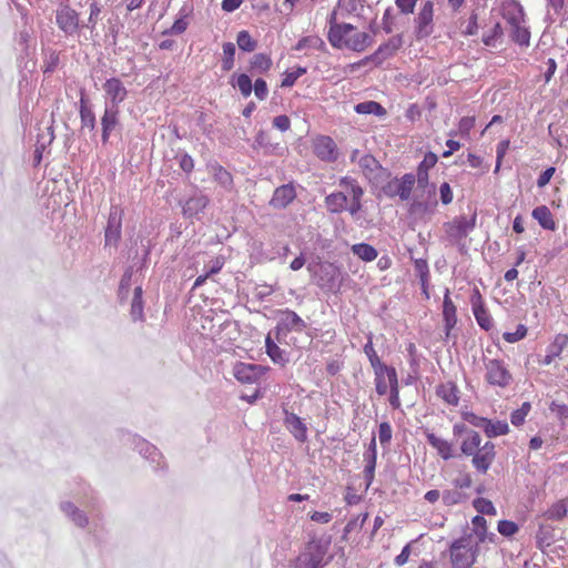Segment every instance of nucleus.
<instances>
[{"label": "nucleus", "mask_w": 568, "mask_h": 568, "mask_svg": "<svg viewBox=\"0 0 568 568\" xmlns=\"http://www.w3.org/2000/svg\"><path fill=\"white\" fill-rule=\"evenodd\" d=\"M274 364L284 366L288 362L287 354L278 345L266 352Z\"/></svg>", "instance_id": "57"}, {"label": "nucleus", "mask_w": 568, "mask_h": 568, "mask_svg": "<svg viewBox=\"0 0 568 568\" xmlns=\"http://www.w3.org/2000/svg\"><path fill=\"white\" fill-rule=\"evenodd\" d=\"M314 153L315 155L324 162L333 163L337 161L339 152L335 141L327 136L321 135L314 140Z\"/></svg>", "instance_id": "16"}, {"label": "nucleus", "mask_w": 568, "mask_h": 568, "mask_svg": "<svg viewBox=\"0 0 568 568\" xmlns=\"http://www.w3.org/2000/svg\"><path fill=\"white\" fill-rule=\"evenodd\" d=\"M471 464L480 474H486L496 458L495 444L486 442L471 455Z\"/></svg>", "instance_id": "15"}, {"label": "nucleus", "mask_w": 568, "mask_h": 568, "mask_svg": "<svg viewBox=\"0 0 568 568\" xmlns=\"http://www.w3.org/2000/svg\"><path fill=\"white\" fill-rule=\"evenodd\" d=\"M477 214L473 213L470 217L465 215L457 216L450 222L444 224L447 239L455 245H460L462 241L468 236L476 226Z\"/></svg>", "instance_id": "5"}, {"label": "nucleus", "mask_w": 568, "mask_h": 568, "mask_svg": "<svg viewBox=\"0 0 568 568\" xmlns=\"http://www.w3.org/2000/svg\"><path fill=\"white\" fill-rule=\"evenodd\" d=\"M415 183V174L406 173L400 179L394 178L388 181L383 185L382 191L388 197L398 196L400 201H407L410 199Z\"/></svg>", "instance_id": "7"}, {"label": "nucleus", "mask_w": 568, "mask_h": 568, "mask_svg": "<svg viewBox=\"0 0 568 568\" xmlns=\"http://www.w3.org/2000/svg\"><path fill=\"white\" fill-rule=\"evenodd\" d=\"M272 64L273 62L270 55L265 53H256L250 60V71L253 74H263L271 69Z\"/></svg>", "instance_id": "36"}, {"label": "nucleus", "mask_w": 568, "mask_h": 568, "mask_svg": "<svg viewBox=\"0 0 568 568\" xmlns=\"http://www.w3.org/2000/svg\"><path fill=\"white\" fill-rule=\"evenodd\" d=\"M504 32L499 21H496L493 28L484 32L481 41L486 47H496V43L499 39H501Z\"/></svg>", "instance_id": "44"}, {"label": "nucleus", "mask_w": 568, "mask_h": 568, "mask_svg": "<svg viewBox=\"0 0 568 568\" xmlns=\"http://www.w3.org/2000/svg\"><path fill=\"white\" fill-rule=\"evenodd\" d=\"M103 90L106 98L104 106L119 108L128 97V90L119 78L106 79Z\"/></svg>", "instance_id": "12"}, {"label": "nucleus", "mask_w": 568, "mask_h": 568, "mask_svg": "<svg viewBox=\"0 0 568 568\" xmlns=\"http://www.w3.org/2000/svg\"><path fill=\"white\" fill-rule=\"evenodd\" d=\"M478 550L471 535L454 540L449 547L452 568H470L476 562Z\"/></svg>", "instance_id": "2"}, {"label": "nucleus", "mask_w": 568, "mask_h": 568, "mask_svg": "<svg viewBox=\"0 0 568 568\" xmlns=\"http://www.w3.org/2000/svg\"><path fill=\"white\" fill-rule=\"evenodd\" d=\"M253 89H254L255 97L260 101H263L267 98V94H268L267 84H266L265 80H263L262 78H258L255 80Z\"/></svg>", "instance_id": "64"}, {"label": "nucleus", "mask_w": 568, "mask_h": 568, "mask_svg": "<svg viewBox=\"0 0 568 568\" xmlns=\"http://www.w3.org/2000/svg\"><path fill=\"white\" fill-rule=\"evenodd\" d=\"M307 72V69L305 67H297L293 71H285L284 78L282 80L281 87L282 88H290L293 87L296 80L304 75Z\"/></svg>", "instance_id": "54"}, {"label": "nucleus", "mask_w": 568, "mask_h": 568, "mask_svg": "<svg viewBox=\"0 0 568 568\" xmlns=\"http://www.w3.org/2000/svg\"><path fill=\"white\" fill-rule=\"evenodd\" d=\"M326 548L318 542H313L307 550L298 557V568H320L327 564L325 561Z\"/></svg>", "instance_id": "14"}, {"label": "nucleus", "mask_w": 568, "mask_h": 568, "mask_svg": "<svg viewBox=\"0 0 568 568\" xmlns=\"http://www.w3.org/2000/svg\"><path fill=\"white\" fill-rule=\"evenodd\" d=\"M485 381L490 386L506 388L513 383V375L500 359L485 362Z\"/></svg>", "instance_id": "6"}, {"label": "nucleus", "mask_w": 568, "mask_h": 568, "mask_svg": "<svg viewBox=\"0 0 568 568\" xmlns=\"http://www.w3.org/2000/svg\"><path fill=\"white\" fill-rule=\"evenodd\" d=\"M236 43L244 52H253L257 48L256 40H254L246 30H242L237 33Z\"/></svg>", "instance_id": "46"}, {"label": "nucleus", "mask_w": 568, "mask_h": 568, "mask_svg": "<svg viewBox=\"0 0 568 568\" xmlns=\"http://www.w3.org/2000/svg\"><path fill=\"white\" fill-rule=\"evenodd\" d=\"M426 199H414L410 211L418 214H434L437 207L436 187H428Z\"/></svg>", "instance_id": "23"}, {"label": "nucleus", "mask_w": 568, "mask_h": 568, "mask_svg": "<svg viewBox=\"0 0 568 568\" xmlns=\"http://www.w3.org/2000/svg\"><path fill=\"white\" fill-rule=\"evenodd\" d=\"M415 36L418 40L429 37L434 31V2L427 0L420 7L415 20Z\"/></svg>", "instance_id": "9"}, {"label": "nucleus", "mask_w": 568, "mask_h": 568, "mask_svg": "<svg viewBox=\"0 0 568 568\" xmlns=\"http://www.w3.org/2000/svg\"><path fill=\"white\" fill-rule=\"evenodd\" d=\"M336 12L333 11L329 17L328 41L337 49L347 48L353 51L362 52L373 42V37L366 32H355V28L349 23H333Z\"/></svg>", "instance_id": "1"}, {"label": "nucleus", "mask_w": 568, "mask_h": 568, "mask_svg": "<svg viewBox=\"0 0 568 568\" xmlns=\"http://www.w3.org/2000/svg\"><path fill=\"white\" fill-rule=\"evenodd\" d=\"M296 197V191L293 183L283 184L275 189L270 205L274 209H285Z\"/></svg>", "instance_id": "20"}, {"label": "nucleus", "mask_w": 568, "mask_h": 568, "mask_svg": "<svg viewBox=\"0 0 568 568\" xmlns=\"http://www.w3.org/2000/svg\"><path fill=\"white\" fill-rule=\"evenodd\" d=\"M547 13L546 20L550 23L555 22L557 18L568 14V1L566 0H546Z\"/></svg>", "instance_id": "32"}, {"label": "nucleus", "mask_w": 568, "mask_h": 568, "mask_svg": "<svg viewBox=\"0 0 568 568\" xmlns=\"http://www.w3.org/2000/svg\"><path fill=\"white\" fill-rule=\"evenodd\" d=\"M484 432L487 437L493 438L500 435H506L509 432V426L505 420L493 422L488 419Z\"/></svg>", "instance_id": "43"}, {"label": "nucleus", "mask_w": 568, "mask_h": 568, "mask_svg": "<svg viewBox=\"0 0 568 568\" xmlns=\"http://www.w3.org/2000/svg\"><path fill=\"white\" fill-rule=\"evenodd\" d=\"M567 513L568 508L565 503L558 501L549 508L547 514L549 519L560 520L567 515Z\"/></svg>", "instance_id": "60"}, {"label": "nucleus", "mask_w": 568, "mask_h": 568, "mask_svg": "<svg viewBox=\"0 0 568 568\" xmlns=\"http://www.w3.org/2000/svg\"><path fill=\"white\" fill-rule=\"evenodd\" d=\"M55 23L65 36H73L80 29L79 13L69 4H60L55 11Z\"/></svg>", "instance_id": "10"}, {"label": "nucleus", "mask_w": 568, "mask_h": 568, "mask_svg": "<svg viewBox=\"0 0 568 568\" xmlns=\"http://www.w3.org/2000/svg\"><path fill=\"white\" fill-rule=\"evenodd\" d=\"M367 518H368V514H367V513H365V514H362V515L357 516V517H356V518H354V519H351V520L346 524V526H345V528H344V536H346V535L351 534L352 531H354V530H355V529H357V528H359V529H361V528L364 526V524H365V521L367 520Z\"/></svg>", "instance_id": "63"}, {"label": "nucleus", "mask_w": 568, "mask_h": 568, "mask_svg": "<svg viewBox=\"0 0 568 568\" xmlns=\"http://www.w3.org/2000/svg\"><path fill=\"white\" fill-rule=\"evenodd\" d=\"M133 442L135 445V449L139 452L140 455H142L145 459H150L151 463H154L158 466L160 465L162 456L154 445L135 436L133 437Z\"/></svg>", "instance_id": "30"}, {"label": "nucleus", "mask_w": 568, "mask_h": 568, "mask_svg": "<svg viewBox=\"0 0 568 568\" xmlns=\"http://www.w3.org/2000/svg\"><path fill=\"white\" fill-rule=\"evenodd\" d=\"M444 505L454 506L460 504L467 499V496L458 489L444 490L442 495Z\"/></svg>", "instance_id": "51"}, {"label": "nucleus", "mask_w": 568, "mask_h": 568, "mask_svg": "<svg viewBox=\"0 0 568 568\" xmlns=\"http://www.w3.org/2000/svg\"><path fill=\"white\" fill-rule=\"evenodd\" d=\"M235 44L233 42H225L223 44V59H222V70L230 71L234 67V55H235Z\"/></svg>", "instance_id": "48"}, {"label": "nucleus", "mask_w": 568, "mask_h": 568, "mask_svg": "<svg viewBox=\"0 0 568 568\" xmlns=\"http://www.w3.org/2000/svg\"><path fill=\"white\" fill-rule=\"evenodd\" d=\"M414 268L416 274L419 276L420 284L425 294H427V285L429 278V270L427 261L424 258H417L414 262Z\"/></svg>", "instance_id": "45"}, {"label": "nucleus", "mask_w": 568, "mask_h": 568, "mask_svg": "<svg viewBox=\"0 0 568 568\" xmlns=\"http://www.w3.org/2000/svg\"><path fill=\"white\" fill-rule=\"evenodd\" d=\"M314 272L316 285L325 293L337 294L341 291L343 275L337 265L325 262L318 264Z\"/></svg>", "instance_id": "3"}, {"label": "nucleus", "mask_w": 568, "mask_h": 568, "mask_svg": "<svg viewBox=\"0 0 568 568\" xmlns=\"http://www.w3.org/2000/svg\"><path fill=\"white\" fill-rule=\"evenodd\" d=\"M473 506L479 514L489 515V516H496V514H497L496 508L493 505V503L489 499H486L483 497H478V498L474 499Z\"/></svg>", "instance_id": "53"}, {"label": "nucleus", "mask_w": 568, "mask_h": 568, "mask_svg": "<svg viewBox=\"0 0 568 568\" xmlns=\"http://www.w3.org/2000/svg\"><path fill=\"white\" fill-rule=\"evenodd\" d=\"M80 122H81V131L88 130L89 132H95L97 129V119L95 113L92 106L89 104V101L83 92L81 91L80 98Z\"/></svg>", "instance_id": "22"}, {"label": "nucleus", "mask_w": 568, "mask_h": 568, "mask_svg": "<svg viewBox=\"0 0 568 568\" xmlns=\"http://www.w3.org/2000/svg\"><path fill=\"white\" fill-rule=\"evenodd\" d=\"M510 38L520 47H528L530 42V32L524 23L516 24L510 27Z\"/></svg>", "instance_id": "40"}, {"label": "nucleus", "mask_w": 568, "mask_h": 568, "mask_svg": "<svg viewBox=\"0 0 568 568\" xmlns=\"http://www.w3.org/2000/svg\"><path fill=\"white\" fill-rule=\"evenodd\" d=\"M338 185L346 190L348 194V203L346 204V211L355 217L362 210V197L364 190L359 183L352 176H343L338 180Z\"/></svg>", "instance_id": "8"}, {"label": "nucleus", "mask_w": 568, "mask_h": 568, "mask_svg": "<svg viewBox=\"0 0 568 568\" xmlns=\"http://www.w3.org/2000/svg\"><path fill=\"white\" fill-rule=\"evenodd\" d=\"M503 18L509 27L521 24L525 22V13L523 7L516 1H506L501 8Z\"/></svg>", "instance_id": "26"}, {"label": "nucleus", "mask_w": 568, "mask_h": 568, "mask_svg": "<svg viewBox=\"0 0 568 568\" xmlns=\"http://www.w3.org/2000/svg\"><path fill=\"white\" fill-rule=\"evenodd\" d=\"M376 460L373 458H364L365 467H364V479L366 481V489L373 484L376 468Z\"/></svg>", "instance_id": "56"}, {"label": "nucleus", "mask_w": 568, "mask_h": 568, "mask_svg": "<svg viewBox=\"0 0 568 568\" xmlns=\"http://www.w3.org/2000/svg\"><path fill=\"white\" fill-rule=\"evenodd\" d=\"M443 318L445 325V336L447 338L450 335V331L455 327L457 323L456 306L454 305L449 296L448 288L445 292L443 301Z\"/></svg>", "instance_id": "27"}, {"label": "nucleus", "mask_w": 568, "mask_h": 568, "mask_svg": "<svg viewBox=\"0 0 568 568\" xmlns=\"http://www.w3.org/2000/svg\"><path fill=\"white\" fill-rule=\"evenodd\" d=\"M354 110L358 114H374L377 116H384L386 114L385 108L376 101H364L357 103Z\"/></svg>", "instance_id": "39"}, {"label": "nucleus", "mask_w": 568, "mask_h": 568, "mask_svg": "<svg viewBox=\"0 0 568 568\" xmlns=\"http://www.w3.org/2000/svg\"><path fill=\"white\" fill-rule=\"evenodd\" d=\"M214 180L225 190H231L233 185L232 174L221 165L212 166Z\"/></svg>", "instance_id": "42"}, {"label": "nucleus", "mask_w": 568, "mask_h": 568, "mask_svg": "<svg viewBox=\"0 0 568 568\" xmlns=\"http://www.w3.org/2000/svg\"><path fill=\"white\" fill-rule=\"evenodd\" d=\"M354 255L364 262H372L378 256L377 250L367 243H357L351 247Z\"/></svg>", "instance_id": "38"}, {"label": "nucleus", "mask_w": 568, "mask_h": 568, "mask_svg": "<svg viewBox=\"0 0 568 568\" xmlns=\"http://www.w3.org/2000/svg\"><path fill=\"white\" fill-rule=\"evenodd\" d=\"M61 510L79 527L88 525V518L83 511L70 501L61 503Z\"/></svg>", "instance_id": "35"}, {"label": "nucleus", "mask_w": 568, "mask_h": 568, "mask_svg": "<svg viewBox=\"0 0 568 568\" xmlns=\"http://www.w3.org/2000/svg\"><path fill=\"white\" fill-rule=\"evenodd\" d=\"M568 345V335L567 334H557L554 341L547 346L546 356L540 361L542 365H549L552 361L560 356L562 351Z\"/></svg>", "instance_id": "28"}, {"label": "nucleus", "mask_w": 568, "mask_h": 568, "mask_svg": "<svg viewBox=\"0 0 568 568\" xmlns=\"http://www.w3.org/2000/svg\"><path fill=\"white\" fill-rule=\"evenodd\" d=\"M481 445V436L475 430H467V436L462 442L460 450L466 456H471Z\"/></svg>", "instance_id": "37"}, {"label": "nucleus", "mask_w": 568, "mask_h": 568, "mask_svg": "<svg viewBox=\"0 0 568 568\" xmlns=\"http://www.w3.org/2000/svg\"><path fill=\"white\" fill-rule=\"evenodd\" d=\"M122 211L119 206H111L104 232L105 246H116L121 239Z\"/></svg>", "instance_id": "13"}, {"label": "nucleus", "mask_w": 568, "mask_h": 568, "mask_svg": "<svg viewBox=\"0 0 568 568\" xmlns=\"http://www.w3.org/2000/svg\"><path fill=\"white\" fill-rule=\"evenodd\" d=\"M473 526H474V532L478 536L479 538V541H484L485 540V535H486V531H487V521L486 519L480 516V515H476L473 520Z\"/></svg>", "instance_id": "58"}, {"label": "nucleus", "mask_w": 568, "mask_h": 568, "mask_svg": "<svg viewBox=\"0 0 568 568\" xmlns=\"http://www.w3.org/2000/svg\"><path fill=\"white\" fill-rule=\"evenodd\" d=\"M120 126V108L104 106L101 116V140L106 144L111 134Z\"/></svg>", "instance_id": "17"}, {"label": "nucleus", "mask_w": 568, "mask_h": 568, "mask_svg": "<svg viewBox=\"0 0 568 568\" xmlns=\"http://www.w3.org/2000/svg\"><path fill=\"white\" fill-rule=\"evenodd\" d=\"M265 373V368L262 365L250 364V363H237L234 367L235 378L244 384L256 383Z\"/></svg>", "instance_id": "18"}, {"label": "nucleus", "mask_w": 568, "mask_h": 568, "mask_svg": "<svg viewBox=\"0 0 568 568\" xmlns=\"http://www.w3.org/2000/svg\"><path fill=\"white\" fill-rule=\"evenodd\" d=\"M402 45V37L395 36L387 42L381 44L378 49L371 55L365 57L356 65H365L368 62H373L375 65L382 64L386 59L392 57Z\"/></svg>", "instance_id": "11"}, {"label": "nucleus", "mask_w": 568, "mask_h": 568, "mask_svg": "<svg viewBox=\"0 0 568 568\" xmlns=\"http://www.w3.org/2000/svg\"><path fill=\"white\" fill-rule=\"evenodd\" d=\"M307 327L306 322L290 308L277 311V323L274 328L275 338L281 342L291 332L301 333Z\"/></svg>", "instance_id": "4"}, {"label": "nucleus", "mask_w": 568, "mask_h": 568, "mask_svg": "<svg viewBox=\"0 0 568 568\" xmlns=\"http://www.w3.org/2000/svg\"><path fill=\"white\" fill-rule=\"evenodd\" d=\"M436 394L448 405H457L459 402L458 389L455 383L447 382L440 384L436 388Z\"/></svg>", "instance_id": "33"}, {"label": "nucleus", "mask_w": 568, "mask_h": 568, "mask_svg": "<svg viewBox=\"0 0 568 568\" xmlns=\"http://www.w3.org/2000/svg\"><path fill=\"white\" fill-rule=\"evenodd\" d=\"M284 425L296 440L300 443L307 440V427L296 414L284 409Z\"/></svg>", "instance_id": "21"}, {"label": "nucleus", "mask_w": 568, "mask_h": 568, "mask_svg": "<svg viewBox=\"0 0 568 568\" xmlns=\"http://www.w3.org/2000/svg\"><path fill=\"white\" fill-rule=\"evenodd\" d=\"M364 353L368 357V361L374 371L382 369L385 364H383L373 346V342L369 338L368 342L364 345Z\"/></svg>", "instance_id": "52"}, {"label": "nucleus", "mask_w": 568, "mask_h": 568, "mask_svg": "<svg viewBox=\"0 0 568 568\" xmlns=\"http://www.w3.org/2000/svg\"><path fill=\"white\" fill-rule=\"evenodd\" d=\"M527 334V328L525 325L519 324L515 332H506L503 337L508 343H516L523 339Z\"/></svg>", "instance_id": "62"}, {"label": "nucleus", "mask_w": 568, "mask_h": 568, "mask_svg": "<svg viewBox=\"0 0 568 568\" xmlns=\"http://www.w3.org/2000/svg\"><path fill=\"white\" fill-rule=\"evenodd\" d=\"M436 163L437 155L433 152H428L417 166V172L415 174L416 183L418 187H424V191L428 190V187H436L434 183H429L428 175V171L434 168Z\"/></svg>", "instance_id": "19"}, {"label": "nucleus", "mask_w": 568, "mask_h": 568, "mask_svg": "<svg viewBox=\"0 0 568 568\" xmlns=\"http://www.w3.org/2000/svg\"><path fill=\"white\" fill-rule=\"evenodd\" d=\"M347 192L338 191L333 192L325 196V207L329 213L339 214L346 211V204L348 203Z\"/></svg>", "instance_id": "29"}, {"label": "nucleus", "mask_w": 568, "mask_h": 568, "mask_svg": "<svg viewBox=\"0 0 568 568\" xmlns=\"http://www.w3.org/2000/svg\"><path fill=\"white\" fill-rule=\"evenodd\" d=\"M531 216L538 222V224L544 230L555 231L556 223L554 221L552 214L548 206L539 205L535 207L531 212Z\"/></svg>", "instance_id": "31"}, {"label": "nucleus", "mask_w": 568, "mask_h": 568, "mask_svg": "<svg viewBox=\"0 0 568 568\" xmlns=\"http://www.w3.org/2000/svg\"><path fill=\"white\" fill-rule=\"evenodd\" d=\"M477 324L485 331H489L494 326L493 318L485 306H478L473 311Z\"/></svg>", "instance_id": "50"}, {"label": "nucleus", "mask_w": 568, "mask_h": 568, "mask_svg": "<svg viewBox=\"0 0 568 568\" xmlns=\"http://www.w3.org/2000/svg\"><path fill=\"white\" fill-rule=\"evenodd\" d=\"M209 202L210 200L205 194L195 193L183 204V215L185 217H194L200 213H203Z\"/></svg>", "instance_id": "25"}, {"label": "nucleus", "mask_w": 568, "mask_h": 568, "mask_svg": "<svg viewBox=\"0 0 568 568\" xmlns=\"http://www.w3.org/2000/svg\"><path fill=\"white\" fill-rule=\"evenodd\" d=\"M389 389H390V396H389V404L393 408H399L400 402H399V387H398V378L396 371H390L389 374Z\"/></svg>", "instance_id": "49"}, {"label": "nucleus", "mask_w": 568, "mask_h": 568, "mask_svg": "<svg viewBox=\"0 0 568 568\" xmlns=\"http://www.w3.org/2000/svg\"><path fill=\"white\" fill-rule=\"evenodd\" d=\"M358 165L367 178L376 170L382 169L379 162L371 154L363 155L358 161Z\"/></svg>", "instance_id": "47"}, {"label": "nucleus", "mask_w": 568, "mask_h": 568, "mask_svg": "<svg viewBox=\"0 0 568 568\" xmlns=\"http://www.w3.org/2000/svg\"><path fill=\"white\" fill-rule=\"evenodd\" d=\"M234 87H236L240 90L241 94L244 98L250 97L253 90L251 78L245 73H242L237 77Z\"/></svg>", "instance_id": "55"}, {"label": "nucleus", "mask_w": 568, "mask_h": 568, "mask_svg": "<svg viewBox=\"0 0 568 568\" xmlns=\"http://www.w3.org/2000/svg\"><path fill=\"white\" fill-rule=\"evenodd\" d=\"M427 443L437 450L438 455L447 460L453 457V446L447 440L437 437L435 434H427Z\"/></svg>", "instance_id": "34"}, {"label": "nucleus", "mask_w": 568, "mask_h": 568, "mask_svg": "<svg viewBox=\"0 0 568 568\" xmlns=\"http://www.w3.org/2000/svg\"><path fill=\"white\" fill-rule=\"evenodd\" d=\"M498 532L505 537H510L518 531V525L511 520H500L498 523Z\"/></svg>", "instance_id": "61"}, {"label": "nucleus", "mask_w": 568, "mask_h": 568, "mask_svg": "<svg viewBox=\"0 0 568 568\" xmlns=\"http://www.w3.org/2000/svg\"><path fill=\"white\" fill-rule=\"evenodd\" d=\"M101 13V7L97 1H93L90 3V14L88 19V23L84 26L85 28L93 31L97 27V23L99 21V17Z\"/></svg>", "instance_id": "59"}, {"label": "nucleus", "mask_w": 568, "mask_h": 568, "mask_svg": "<svg viewBox=\"0 0 568 568\" xmlns=\"http://www.w3.org/2000/svg\"><path fill=\"white\" fill-rule=\"evenodd\" d=\"M390 371H396V369L392 366H384L381 371L379 369L374 371L376 393L381 396H383L387 393L388 386L386 383V377L389 381Z\"/></svg>", "instance_id": "41"}, {"label": "nucleus", "mask_w": 568, "mask_h": 568, "mask_svg": "<svg viewBox=\"0 0 568 568\" xmlns=\"http://www.w3.org/2000/svg\"><path fill=\"white\" fill-rule=\"evenodd\" d=\"M254 150H262L265 155H275L280 154L281 144L280 142H274L268 132L264 130H260L255 136L253 143Z\"/></svg>", "instance_id": "24"}]
</instances>
